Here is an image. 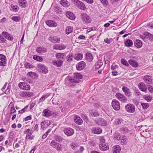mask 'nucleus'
I'll use <instances>...</instances> for the list:
<instances>
[{"label": "nucleus", "mask_w": 153, "mask_h": 153, "mask_svg": "<svg viewBox=\"0 0 153 153\" xmlns=\"http://www.w3.org/2000/svg\"><path fill=\"white\" fill-rule=\"evenodd\" d=\"M71 1L78 8L81 10H85L86 7L83 2L79 0H71Z\"/></svg>", "instance_id": "1"}, {"label": "nucleus", "mask_w": 153, "mask_h": 153, "mask_svg": "<svg viewBox=\"0 0 153 153\" xmlns=\"http://www.w3.org/2000/svg\"><path fill=\"white\" fill-rule=\"evenodd\" d=\"M82 75L81 74L78 73H75L74 74L73 79L71 77L69 79V80L72 82L78 83L79 82V80L82 79Z\"/></svg>", "instance_id": "2"}, {"label": "nucleus", "mask_w": 153, "mask_h": 153, "mask_svg": "<svg viewBox=\"0 0 153 153\" xmlns=\"http://www.w3.org/2000/svg\"><path fill=\"white\" fill-rule=\"evenodd\" d=\"M81 19L85 23L88 24L90 23L91 19L90 17L87 14L85 13H82L81 14Z\"/></svg>", "instance_id": "3"}, {"label": "nucleus", "mask_w": 153, "mask_h": 153, "mask_svg": "<svg viewBox=\"0 0 153 153\" xmlns=\"http://www.w3.org/2000/svg\"><path fill=\"white\" fill-rule=\"evenodd\" d=\"M125 109L128 112L132 113H134L135 110V107L133 104L128 103L125 106Z\"/></svg>", "instance_id": "4"}, {"label": "nucleus", "mask_w": 153, "mask_h": 153, "mask_svg": "<svg viewBox=\"0 0 153 153\" xmlns=\"http://www.w3.org/2000/svg\"><path fill=\"white\" fill-rule=\"evenodd\" d=\"M116 98L123 103H126L128 100L127 98L123 94L120 93H117L115 94Z\"/></svg>", "instance_id": "5"}, {"label": "nucleus", "mask_w": 153, "mask_h": 153, "mask_svg": "<svg viewBox=\"0 0 153 153\" xmlns=\"http://www.w3.org/2000/svg\"><path fill=\"white\" fill-rule=\"evenodd\" d=\"M19 86L21 89L26 90H29L30 89V85L24 82H20L19 83Z\"/></svg>", "instance_id": "6"}, {"label": "nucleus", "mask_w": 153, "mask_h": 153, "mask_svg": "<svg viewBox=\"0 0 153 153\" xmlns=\"http://www.w3.org/2000/svg\"><path fill=\"white\" fill-rule=\"evenodd\" d=\"M112 106L113 108L116 111H118L120 108V105L118 101L115 99L112 100L111 102Z\"/></svg>", "instance_id": "7"}, {"label": "nucleus", "mask_w": 153, "mask_h": 153, "mask_svg": "<svg viewBox=\"0 0 153 153\" xmlns=\"http://www.w3.org/2000/svg\"><path fill=\"white\" fill-rule=\"evenodd\" d=\"M95 122L97 124L101 126H106L107 125L106 120L101 118L96 119L95 120Z\"/></svg>", "instance_id": "8"}, {"label": "nucleus", "mask_w": 153, "mask_h": 153, "mask_svg": "<svg viewBox=\"0 0 153 153\" xmlns=\"http://www.w3.org/2000/svg\"><path fill=\"white\" fill-rule=\"evenodd\" d=\"M86 66L85 63L83 61H81L76 65V68L78 71H81Z\"/></svg>", "instance_id": "9"}, {"label": "nucleus", "mask_w": 153, "mask_h": 153, "mask_svg": "<svg viewBox=\"0 0 153 153\" xmlns=\"http://www.w3.org/2000/svg\"><path fill=\"white\" fill-rule=\"evenodd\" d=\"M37 67L40 69V72L42 73L46 74L48 72V70L47 68L43 65L42 64H38L37 65Z\"/></svg>", "instance_id": "10"}, {"label": "nucleus", "mask_w": 153, "mask_h": 153, "mask_svg": "<svg viewBox=\"0 0 153 153\" xmlns=\"http://www.w3.org/2000/svg\"><path fill=\"white\" fill-rule=\"evenodd\" d=\"M48 40L53 43H59L60 41V38L57 36H50L48 38Z\"/></svg>", "instance_id": "11"}, {"label": "nucleus", "mask_w": 153, "mask_h": 153, "mask_svg": "<svg viewBox=\"0 0 153 153\" xmlns=\"http://www.w3.org/2000/svg\"><path fill=\"white\" fill-rule=\"evenodd\" d=\"M122 90L124 92L125 94L128 97H131L132 94L130 90L127 87L123 86L122 87Z\"/></svg>", "instance_id": "12"}, {"label": "nucleus", "mask_w": 153, "mask_h": 153, "mask_svg": "<svg viewBox=\"0 0 153 153\" xmlns=\"http://www.w3.org/2000/svg\"><path fill=\"white\" fill-rule=\"evenodd\" d=\"M6 56L2 54H0V65L2 66H4L6 64Z\"/></svg>", "instance_id": "13"}, {"label": "nucleus", "mask_w": 153, "mask_h": 153, "mask_svg": "<svg viewBox=\"0 0 153 153\" xmlns=\"http://www.w3.org/2000/svg\"><path fill=\"white\" fill-rule=\"evenodd\" d=\"M36 51L38 53L40 54H43L47 52V50L46 48L41 46L37 48Z\"/></svg>", "instance_id": "14"}, {"label": "nucleus", "mask_w": 153, "mask_h": 153, "mask_svg": "<svg viewBox=\"0 0 153 153\" xmlns=\"http://www.w3.org/2000/svg\"><path fill=\"white\" fill-rule=\"evenodd\" d=\"M65 133L68 136H71L74 133V130L72 128H68L64 130Z\"/></svg>", "instance_id": "15"}, {"label": "nucleus", "mask_w": 153, "mask_h": 153, "mask_svg": "<svg viewBox=\"0 0 153 153\" xmlns=\"http://www.w3.org/2000/svg\"><path fill=\"white\" fill-rule=\"evenodd\" d=\"M33 93L29 92L22 91L20 93V95L22 97H30L33 96Z\"/></svg>", "instance_id": "16"}, {"label": "nucleus", "mask_w": 153, "mask_h": 153, "mask_svg": "<svg viewBox=\"0 0 153 153\" xmlns=\"http://www.w3.org/2000/svg\"><path fill=\"white\" fill-rule=\"evenodd\" d=\"M52 112L48 109H45L43 111L42 116L46 117H48L51 116Z\"/></svg>", "instance_id": "17"}, {"label": "nucleus", "mask_w": 153, "mask_h": 153, "mask_svg": "<svg viewBox=\"0 0 153 153\" xmlns=\"http://www.w3.org/2000/svg\"><path fill=\"white\" fill-rule=\"evenodd\" d=\"M46 23L48 26L51 27H55L57 26V23L55 22L50 20H48L46 22Z\"/></svg>", "instance_id": "18"}, {"label": "nucleus", "mask_w": 153, "mask_h": 153, "mask_svg": "<svg viewBox=\"0 0 153 153\" xmlns=\"http://www.w3.org/2000/svg\"><path fill=\"white\" fill-rule=\"evenodd\" d=\"M138 88L141 91L146 92L147 91V87L145 84L143 82H140L138 85Z\"/></svg>", "instance_id": "19"}, {"label": "nucleus", "mask_w": 153, "mask_h": 153, "mask_svg": "<svg viewBox=\"0 0 153 153\" xmlns=\"http://www.w3.org/2000/svg\"><path fill=\"white\" fill-rule=\"evenodd\" d=\"M2 34L4 36L5 38L7 39L8 40L12 41L13 39V37L10 34L8 33L7 32L3 31L2 33Z\"/></svg>", "instance_id": "20"}, {"label": "nucleus", "mask_w": 153, "mask_h": 153, "mask_svg": "<svg viewBox=\"0 0 153 153\" xmlns=\"http://www.w3.org/2000/svg\"><path fill=\"white\" fill-rule=\"evenodd\" d=\"M99 147L100 149L102 151L107 150L109 149V146L107 143H104L102 144H99Z\"/></svg>", "instance_id": "21"}, {"label": "nucleus", "mask_w": 153, "mask_h": 153, "mask_svg": "<svg viewBox=\"0 0 153 153\" xmlns=\"http://www.w3.org/2000/svg\"><path fill=\"white\" fill-rule=\"evenodd\" d=\"M53 48L55 50H62L66 48V46L63 44H57L54 45Z\"/></svg>", "instance_id": "22"}, {"label": "nucleus", "mask_w": 153, "mask_h": 153, "mask_svg": "<svg viewBox=\"0 0 153 153\" xmlns=\"http://www.w3.org/2000/svg\"><path fill=\"white\" fill-rule=\"evenodd\" d=\"M18 2L19 5L22 8H25L27 5V2L25 0H19Z\"/></svg>", "instance_id": "23"}, {"label": "nucleus", "mask_w": 153, "mask_h": 153, "mask_svg": "<svg viewBox=\"0 0 153 153\" xmlns=\"http://www.w3.org/2000/svg\"><path fill=\"white\" fill-rule=\"evenodd\" d=\"M50 124V122L48 120L44 121L41 123V127L43 129L46 128Z\"/></svg>", "instance_id": "24"}, {"label": "nucleus", "mask_w": 153, "mask_h": 153, "mask_svg": "<svg viewBox=\"0 0 153 153\" xmlns=\"http://www.w3.org/2000/svg\"><path fill=\"white\" fill-rule=\"evenodd\" d=\"M74 121L75 123L78 125H81L83 121L78 116H75Z\"/></svg>", "instance_id": "25"}, {"label": "nucleus", "mask_w": 153, "mask_h": 153, "mask_svg": "<svg viewBox=\"0 0 153 153\" xmlns=\"http://www.w3.org/2000/svg\"><path fill=\"white\" fill-rule=\"evenodd\" d=\"M128 62L129 64L134 67L136 68L138 66V62L134 60L130 59Z\"/></svg>", "instance_id": "26"}, {"label": "nucleus", "mask_w": 153, "mask_h": 153, "mask_svg": "<svg viewBox=\"0 0 153 153\" xmlns=\"http://www.w3.org/2000/svg\"><path fill=\"white\" fill-rule=\"evenodd\" d=\"M134 44V46L137 48H141L143 45L142 41L139 39H136L135 41Z\"/></svg>", "instance_id": "27"}, {"label": "nucleus", "mask_w": 153, "mask_h": 153, "mask_svg": "<svg viewBox=\"0 0 153 153\" xmlns=\"http://www.w3.org/2000/svg\"><path fill=\"white\" fill-rule=\"evenodd\" d=\"M66 15L67 17L71 20H74L75 18L74 14L70 12H67L66 13Z\"/></svg>", "instance_id": "28"}, {"label": "nucleus", "mask_w": 153, "mask_h": 153, "mask_svg": "<svg viewBox=\"0 0 153 153\" xmlns=\"http://www.w3.org/2000/svg\"><path fill=\"white\" fill-rule=\"evenodd\" d=\"M60 4L65 7H68L70 5V3L67 0H61L60 2Z\"/></svg>", "instance_id": "29"}, {"label": "nucleus", "mask_w": 153, "mask_h": 153, "mask_svg": "<svg viewBox=\"0 0 153 153\" xmlns=\"http://www.w3.org/2000/svg\"><path fill=\"white\" fill-rule=\"evenodd\" d=\"M62 63L63 61L62 60L52 61L53 64L57 67H60L62 65Z\"/></svg>", "instance_id": "30"}, {"label": "nucleus", "mask_w": 153, "mask_h": 153, "mask_svg": "<svg viewBox=\"0 0 153 153\" xmlns=\"http://www.w3.org/2000/svg\"><path fill=\"white\" fill-rule=\"evenodd\" d=\"M83 54L82 53H77L74 56V58L76 60H81L83 58Z\"/></svg>", "instance_id": "31"}, {"label": "nucleus", "mask_w": 153, "mask_h": 153, "mask_svg": "<svg viewBox=\"0 0 153 153\" xmlns=\"http://www.w3.org/2000/svg\"><path fill=\"white\" fill-rule=\"evenodd\" d=\"M92 131L95 134H99L102 132V130L100 128L98 127H94L92 128Z\"/></svg>", "instance_id": "32"}, {"label": "nucleus", "mask_w": 153, "mask_h": 153, "mask_svg": "<svg viewBox=\"0 0 153 153\" xmlns=\"http://www.w3.org/2000/svg\"><path fill=\"white\" fill-rule=\"evenodd\" d=\"M120 146L118 145L114 146L113 148V153H120Z\"/></svg>", "instance_id": "33"}, {"label": "nucleus", "mask_w": 153, "mask_h": 153, "mask_svg": "<svg viewBox=\"0 0 153 153\" xmlns=\"http://www.w3.org/2000/svg\"><path fill=\"white\" fill-rule=\"evenodd\" d=\"M10 10L12 11L17 12L19 10V7L17 5L11 4L10 5Z\"/></svg>", "instance_id": "34"}, {"label": "nucleus", "mask_w": 153, "mask_h": 153, "mask_svg": "<svg viewBox=\"0 0 153 153\" xmlns=\"http://www.w3.org/2000/svg\"><path fill=\"white\" fill-rule=\"evenodd\" d=\"M125 45L127 47H131L133 45V42L130 39H127L125 42Z\"/></svg>", "instance_id": "35"}, {"label": "nucleus", "mask_w": 153, "mask_h": 153, "mask_svg": "<svg viewBox=\"0 0 153 153\" xmlns=\"http://www.w3.org/2000/svg\"><path fill=\"white\" fill-rule=\"evenodd\" d=\"M86 58L88 61L91 62L93 60V57L91 54L89 53H87L86 54Z\"/></svg>", "instance_id": "36"}, {"label": "nucleus", "mask_w": 153, "mask_h": 153, "mask_svg": "<svg viewBox=\"0 0 153 153\" xmlns=\"http://www.w3.org/2000/svg\"><path fill=\"white\" fill-rule=\"evenodd\" d=\"M73 30V28L70 26H68L66 29L65 32L67 34H69L72 32Z\"/></svg>", "instance_id": "37"}, {"label": "nucleus", "mask_w": 153, "mask_h": 153, "mask_svg": "<svg viewBox=\"0 0 153 153\" xmlns=\"http://www.w3.org/2000/svg\"><path fill=\"white\" fill-rule=\"evenodd\" d=\"M143 97L144 99L149 102H151L152 99V96L148 95L144 96Z\"/></svg>", "instance_id": "38"}, {"label": "nucleus", "mask_w": 153, "mask_h": 153, "mask_svg": "<svg viewBox=\"0 0 153 153\" xmlns=\"http://www.w3.org/2000/svg\"><path fill=\"white\" fill-rule=\"evenodd\" d=\"M102 65V63L101 61L99 60L95 63V66L96 68H99Z\"/></svg>", "instance_id": "39"}, {"label": "nucleus", "mask_w": 153, "mask_h": 153, "mask_svg": "<svg viewBox=\"0 0 153 153\" xmlns=\"http://www.w3.org/2000/svg\"><path fill=\"white\" fill-rule=\"evenodd\" d=\"M73 54L70 53L68 54L67 56V60L68 62H71L73 60Z\"/></svg>", "instance_id": "40"}, {"label": "nucleus", "mask_w": 153, "mask_h": 153, "mask_svg": "<svg viewBox=\"0 0 153 153\" xmlns=\"http://www.w3.org/2000/svg\"><path fill=\"white\" fill-rule=\"evenodd\" d=\"M54 10L56 13H61V10L59 8V6L55 5L54 7Z\"/></svg>", "instance_id": "41"}, {"label": "nucleus", "mask_w": 153, "mask_h": 153, "mask_svg": "<svg viewBox=\"0 0 153 153\" xmlns=\"http://www.w3.org/2000/svg\"><path fill=\"white\" fill-rule=\"evenodd\" d=\"M33 59L36 60L39 62H42L43 61V59L41 56L34 55Z\"/></svg>", "instance_id": "42"}, {"label": "nucleus", "mask_w": 153, "mask_h": 153, "mask_svg": "<svg viewBox=\"0 0 153 153\" xmlns=\"http://www.w3.org/2000/svg\"><path fill=\"white\" fill-rule=\"evenodd\" d=\"M24 66L26 68H34V66L33 65L28 62H26L25 63Z\"/></svg>", "instance_id": "43"}, {"label": "nucleus", "mask_w": 153, "mask_h": 153, "mask_svg": "<svg viewBox=\"0 0 153 153\" xmlns=\"http://www.w3.org/2000/svg\"><path fill=\"white\" fill-rule=\"evenodd\" d=\"M99 114L97 112L92 111L89 114L90 116L97 117L99 116Z\"/></svg>", "instance_id": "44"}, {"label": "nucleus", "mask_w": 153, "mask_h": 153, "mask_svg": "<svg viewBox=\"0 0 153 153\" xmlns=\"http://www.w3.org/2000/svg\"><path fill=\"white\" fill-rule=\"evenodd\" d=\"M141 105L142 106V108L144 109H147L149 106V104L148 103H144L141 102Z\"/></svg>", "instance_id": "45"}, {"label": "nucleus", "mask_w": 153, "mask_h": 153, "mask_svg": "<svg viewBox=\"0 0 153 153\" xmlns=\"http://www.w3.org/2000/svg\"><path fill=\"white\" fill-rule=\"evenodd\" d=\"M115 123L116 125H122L123 124V120L121 119H117L115 121Z\"/></svg>", "instance_id": "46"}, {"label": "nucleus", "mask_w": 153, "mask_h": 153, "mask_svg": "<svg viewBox=\"0 0 153 153\" xmlns=\"http://www.w3.org/2000/svg\"><path fill=\"white\" fill-rule=\"evenodd\" d=\"M99 139L100 142L99 144H103L105 143V139L104 137H100L99 138Z\"/></svg>", "instance_id": "47"}, {"label": "nucleus", "mask_w": 153, "mask_h": 153, "mask_svg": "<svg viewBox=\"0 0 153 153\" xmlns=\"http://www.w3.org/2000/svg\"><path fill=\"white\" fill-rule=\"evenodd\" d=\"M79 146L78 144L76 143H73L71 144V147L73 149H75Z\"/></svg>", "instance_id": "48"}, {"label": "nucleus", "mask_w": 153, "mask_h": 153, "mask_svg": "<svg viewBox=\"0 0 153 153\" xmlns=\"http://www.w3.org/2000/svg\"><path fill=\"white\" fill-rule=\"evenodd\" d=\"M54 148L56 149L57 151H60L62 149L61 145L59 143H57Z\"/></svg>", "instance_id": "49"}, {"label": "nucleus", "mask_w": 153, "mask_h": 153, "mask_svg": "<svg viewBox=\"0 0 153 153\" xmlns=\"http://www.w3.org/2000/svg\"><path fill=\"white\" fill-rule=\"evenodd\" d=\"M121 62L122 64L126 66H128L129 65L127 61L124 59H122L121 60Z\"/></svg>", "instance_id": "50"}, {"label": "nucleus", "mask_w": 153, "mask_h": 153, "mask_svg": "<svg viewBox=\"0 0 153 153\" xmlns=\"http://www.w3.org/2000/svg\"><path fill=\"white\" fill-rule=\"evenodd\" d=\"M11 19L15 21L18 22L20 21V18L18 16H13L11 18Z\"/></svg>", "instance_id": "51"}, {"label": "nucleus", "mask_w": 153, "mask_h": 153, "mask_svg": "<svg viewBox=\"0 0 153 153\" xmlns=\"http://www.w3.org/2000/svg\"><path fill=\"white\" fill-rule=\"evenodd\" d=\"M120 131L123 133L127 132L128 131V129L126 127H123L120 129Z\"/></svg>", "instance_id": "52"}, {"label": "nucleus", "mask_w": 153, "mask_h": 153, "mask_svg": "<svg viewBox=\"0 0 153 153\" xmlns=\"http://www.w3.org/2000/svg\"><path fill=\"white\" fill-rule=\"evenodd\" d=\"M114 138L117 140L120 139V136L118 133H115L114 134Z\"/></svg>", "instance_id": "53"}, {"label": "nucleus", "mask_w": 153, "mask_h": 153, "mask_svg": "<svg viewBox=\"0 0 153 153\" xmlns=\"http://www.w3.org/2000/svg\"><path fill=\"white\" fill-rule=\"evenodd\" d=\"M127 143V139L126 137L124 136L122 137V138L121 139V143L123 144H126Z\"/></svg>", "instance_id": "54"}, {"label": "nucleus", "mask_w": 153, "mask_h": 153, "mask_svg": "<svg viewBox=\"0 0 153 153\" xmlns=\"http://www.w3.org/2000/svg\"><path fill=\"white\" fill-rule=\"evenodd\" d=\"M10 111V114L12 115L13 114L16 112V110L14 107H11Z\"/></svg>", "instance_id": "55"}, {"label": "nucleus", "mask_w": 153, "mask_h": 153, "mask_svg": "<svg viewBox=\"0 0 153 153\" xmlns=\"http://www.w3.org/2000/svg\"><path fill=\"white\" fill-rule=\"evenodd\" d=\"M28 107V105H27L24 108L22 109L21 110L19 111V113L22 114L23 112H25L26 111Z\"/></svg>", "instance_id": "56"}, {"label": "nucleus", "mask_w": 153, "mask_h": 153, "mask_svg": "<svg viewBox=\"0 0 153 153\" xmlns=\"http://www.w3.org/2000/svg\"><path fill=\"white\" fill-rule=\"evenodd\" d=\"M4 36L2 34H0V42H3L5 41Z\"/></svg>", "instance_id": "57"}, {"label": "nucleus", "mask_w": 153, "mask_h": 153, "mask_svg": "<svg viewBox=\"0 0 153 153\" xmlns=\"http://www.w3.org/2000/svg\"><path fill=\"white\" fill-rule=\"evenodd\" d=\"M57 143H56L54 140H52L50 144L51 146H52L54 148V147L56 145Z\"/></svg>", "instance_id": "58"}, {"label": "nucleus", "mask_w": 153, "mask_h": 153, "mask_svg": "<svg viewBox=\"0 0 153 153\" xmlns=\"http://www.w3.org/2000/svg\"><path fill=\"white\" fill-rule=\"evenodd\" d=\"M150 79V76H149L148 75H146L144 77V80L145 82H146L149 80V79Z\"/></svg>", "instance_id": "59"}, {"label": "nucleus", "mask_w": 153, "mask_h": 153, "mask_svg": "<svg viewBox=\"0 0 153 153\" xmlns=\"http://www.w3.org/2000/svg\"><path fill=\"white\" fill-rule=\"evenodd\" d=\"M148 90L150 93H153V88L152 86L151 85L149 86L148 88Z\"/></svg>", "instance_id": "60"}, {"label": "nucleus", "mask_w": 153, "mask_h": 153, "mask_svg": "<svg viewBox=\"0 0 153 153\" xmlns=\"http://www.w3.org/2000/svg\"><path fill=\"white\" fill-rule=\"evenodd\" d=\"M135 94L137 96H139L140 95V93L138 89H137L135 91Z\"/></svg>", "instance_id": "61"}, {"label": "nucleus", "mask_w": 153, "mask_h": 153, "mask_svg": "<svg viewBox=\"0 0 153 153\" xmlns=\"http://www.w3.org/2000/svg\"><path fill=\"white\" fill-rule=\"evenodd\" d=\"M62 54L61 53H58L56 54V57L57 59L61 58Z\"/></svg>", "instance_id": "62"}, {"label": "nucleus", "mask_w": 153, "mask_h": 153, "mask_svg": "<svg viewBox=\"0 0 153 153\" xmlns=\"http://www.w3.org/2000/svg\"><path fill=\"white\" fill-rule=\"evenodd\" d=\"M32 119L31 117L30 116H28L26 117L25 119V121H27L29 120H31Z\"/></svg>", "instance_id": "63"}, {"label": "nucleus", "mask_w": 153, "mask_h": 153, "mask_svg": "<svg viewBox=\"0 0 153 153\" xmlns=\"http://www.w3.org/2000/svg\"><path fill=\"white\" fill-rule=\"evenodd\" d=\"M149 35V39L151 40V41H153V35L150 34Z\"/></svg>", "instance_id": "64"}]
</instances>
